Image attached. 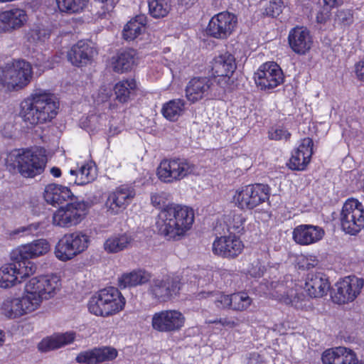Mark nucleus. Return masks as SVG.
<instances>
[{
	"mask_svg": "<svg viewBox=\"0 0 364 364\" xmlns=\"http://www.w3.org/2000/svg\"><path fill=\"white\" fill-rule=\"evenodd\" d=\"M325 235L324 230L318 225L302 224L296 226L292 239L298 245L308 246L321 241Z\"/></svg>",
	"mask_w": 364,
	"mask_h": 364,
	"instance_id": "obj_23",
	"label": "nucleus"
},
{
	"mask_svg": "<svg viewBox=\"0 0 364 364\" xmlns=\"http://www.w3.org/2000/svg\"><path fill=\"white\" fill-rule=\"evenodd\" d=\"M5 341V333L3 331L0 330V347L3 346Z\"/></svg>",
	"mask_w": 364,
	"mask_h": 364,
	"instance_id": "obj_61",
	"label": "nucleus"
},
{
	"mask_svg": "<svg viewBox=\"0 0 364 364\" xmlns=\"http://www.w3.org/2000/svg\"><path fill=\"white\" fill-rule=\"evenodd\" d=\"M58 109V104L51 93L36 90L21 102L20 116L28 127H32L51 121Z\"/></svg>",
	"mask_w": 364,
	"mask_h": 364,
	"instance_id": "obj_3",
	"label": "nucleus"
},
{
	"mask_svg": "<svg viewBox=\"0 0 364 364\" xmlns=\"http://www.w3.org/2000/svg\"><path fill=\"white\" fill-rule=\"evenodd\" d=\"M150 279L148 272L142 269H136L123 274L118 279L119 285L122 288L132 287L143 284Z\"/></svg>",
	"mask_w": 364,
	"mask_h": 364,
	"instance_id": "obj_39",
	"label": "nucleus"
},
{
	"mask_svg": "<svg viewBox=\"0 0 364 364\" xmlns=\"http://www.w3.org/2000/svg\"><path fill=\"white\" fill-rule=\"evenodd\" d=\"M237 27V17L232 13L222 11L210 19L205 28L207 36L218 40L228 39Z\"/></svg>",
	"mask_w": 364,
	"mask_h": 364,
	"instance_id": "obj_14",
	"label": "nucleus"
},
{
	"mask_svg": "<svg viewBox=\"0 0 364 364\" xmlns=\"http://www.w3.org/2000/svg\"><path fill=\"white\" fill-rule=\"evenodd\" d=\"M288 42L291 50L299 55H305L313 46L312 36L304 26L292 28L288 36Z\"/></svg>",
	"mask_w": 364,
	"mask_h": 364,
	"instance_id": "obj_26",
	"label": "nucleus"
},
{
	"mask_svg": "<svg viewBox=\"0 0 364 364\" xmlns=\"http://www.w3.org/2000/svg\"><path fill=\"white\" fill-rule=\"evenodd\" d=\"M70 174L75 176L74 183L84 186L93 181L97 177V170L92 162L82 164L78 169L70 171Z\"/></svg>",
	"mask_w": 364,
	"mask_h": 364,
	"instance_id": "obj_38",
	"label": "nucleus"
},
{
	"mask_svg": "<svg viewBox=\"0 0 364 364\" xmlns=\"http://www.w3.org/2000/svg\"><path fill=\"white\" fill-rule=\"evenodd\" d=\"M41 223H33L27 226H25L26 234L33 235L36 233L41 229Z\"/></svg>",
	"mask_w": 364,
	"mask_h": 364,
	"instance_id": "obj_55",
	"label": "nucleus"
},
{
	"mask_svg": "<svg viewBox=\"0 0 364 364\" xmlns=\"http://www.w3.org/2000/svg\"><path fill=\"white\" fill-rule=\"evenodd\" d=\"M284 7V3L282 0H271L266 5L264 12L267 15L276 17L282 12Z\"/></svg>",
	"mask_w": 364,
	"mask_h": 364,
	"instance_id": "obj_48",
	"label": "nucleus"
},
{
	"mask_svg": "<svg viewBox=\"0 0 364 364\" xmlns=\"http://www.w3.org/2000/svg\"><path fill=\"white\" fill-rule=\"evenodd\" d=\"M111 95V89L107 86L103 85L100 87V89L98 90L97 94L95 97V100L98 102H103L109 100Z\"/></svg>",
	"mask_w": 364,
	"mask_h": 364,
	"instance_id": "obj_52",
	"label": "nucleus"
},
{
	"mask_svg": "<svg viewBox=\"0 0 364 364\" xmlns=\"http://www.w3.org/2000/svg\"><path fill=\"white\" fill-rule=\"evenodd\" d=\"M323 2L329 7L334 8L341 5L343 2V0H323Z\"/></svg>",
	"mask_w": 364,
	"mask_h": 364,
	"instance_id": "obj_58",
	"label": "nucleus"
},
{
	"mask_svg": "<svg viewBox=\"0 0 364 364\" xmlns=\"http://www.w3.org/2000/svg\"><path fill=\"white\" fill-rule=\"evenodd\" d=\"M362 188H363V191H364V178H363V181Z\"/></svg>",
	"mask_w": 364,
	"mask_h": 364,
	"instance_id": "obj_62",
	"label": "nucleus"
},
{
	"mask_svg": "<svg viewBox=\"0 0 364 364\" xmlns=\"http://www.w3.org/2000/svg\"><path fill=\"white\" fill-rule=\"evenodd\" d=\"M200 297L210 298V301L213 302L219 309H232V294H225L221 292L212 293L208 292L203 294Z\"/></svg>",
	"mask_w": 364,
	"mask_h": 364,
	"instance_id": "obj_43",
	"label": "nucleus"
},
{
	"mask_svg": "<svg viewBox=\"0 0 364 364\" xmlns=\"http://www.w3.org/2000/svg\"><path fill=\"white\" fill-rule=\"evenodd\" d=\"M207 323H220L224 327H228L230 328H235L238 326V320L235 317H225L221 318L219 320L209 321Z\"/></svg>",
	"mask_w": 364,
	"mask_h": 364,
	"instance_id": "obj_51",
	"label": "nucleus"
},
{
	"mask_svg": "<svg viewBox=\"0 0 364 364\" xmlns=\"http://www.w3.org/2000/svg\"><path fill=\"white\" fill-rule=\"evenodd\" d=\"M164 193H155L151 195V203L154 207H159L164 202Z\"/></svg>",
	"mask_w": 364,
	"mask_h": 364,
	"instance_id": "obj_54",
	"label": "nucleus"
},
{
	"mask_svg": "<svg viewBox=\"0 0 364 364\" xmlns=\"http://www.w3.org/2000/svg\"><path fill=\"white\" fill-rule=\"evenodd\" d=\"M88 213V205L83 200L68 203L53 211L51 224L56 228L68 229L78 225Z\"/></svg>",
	"mask_w": 364,
	"mask_h": 364,
	"instance_id": "obj_10",
	"label": "nucleus"
},
{
	"mask_svg": "<svg viewBox=\"0 0 364 364\" xmlns=\"http://www.w3.org/2000/svg\"><path fill=\"white\" fill-rule=\"evenodd\" d=\"M60 11L69 14L79 13L87 6L88 0H56Z\"/></svg>",
	"mask_w": 364,
	"mask_h": 364,
	"instance_id": "obj_42",
	"label": "nucleus"
},
{
	"mask_svg": "<svg viewBox=\"0 0 364 364\" xmlns=\"http://www.w3.org/2000/svg\"><path fill=\"white\" fill-rule=\"evenodd\" d=\"M50 250V242L43 238L22 245L15 249L11 255L14 260L31 261V259L42 257Z\"/></svg>",
	"mask_w": 364,
	"mask_h": 364,
	"instance_id": "obj_21",
	"label": "nucleus"
},
{
	"mask_svg": "<svg viewBox=\"0 0 364 364\" xmlns=\"http://www.w3.org/2000/svg\"><path fill=\"white\" fill-rule=\"evenodd\" d=\"M90 242V236L83 230L66 233L55 245V255L63 262L70 260L86 251Z\"/></svg>",
	"mask_w": 364,
	"mask_h": 364,
	"instance_id": "obj_8",
	"label": "nucleus"
},
{
	"mask_svg": "<svg viewBox=\"0 0 364 364\" xmlns=\"http://www.w3.org/2000/svg\"><path fill=\"white\" fill-rule=\"evenodd\" d=\"M186 318L178 310L167 309L155 312L151 317L153 330L161 333L180 331L185 325Z\"/></svg>",
	"mask_w": 364,
	"mask_h": 364,
	"instance_id": "obj_15",
	"label": "nucleus"
},
{
	"mask_svg": "<svg viewBox=\"0 0 364 364\" xmlns=\"http://www.w3.org/2000/svg\"><path fill=\"white\" fill-rule=\"evenodd\" d=\"M136 52L133 49L121 50L112 58L111 67L118 73H123L131 70L136 64Z\"/></svg>",
	"mask_w": 364,
	"mask_h": 364,
	"instance_id": "obj_33",
	"label": "nucleus"
},
{
	"mask_svg": "<svg viewBox=\"0 0 364 364\" xmlns=\"http://www.w3.org/2000/svg\"><path fill=\"white\" fill-rule=\"evenodd\" d=\"M321 360L323 364H358V358L352 349L338 346L324 350Z\"/></svg>",
	"mask_w": 364,
	"mask_h": 364,
	"instance_id": "obj_28",
	"label": "nucleus"
},
{
	"mask_svg": "<svg viewBox=\"0 0 364 364\" xmlns=\"http://www.w3.org/2000/svg\"><path fill=\"white\" fill-rule=\"evenodd\" d=\"M254 78L257 87L262 90H269L282 84L284 75L277 63L269 61L259 67Z\"/></svg>",
	"mask_w": 364,
	"mask_h": 364,
	"instance_id": "obj_17",
	"label": "nucleus"
},
{
	"mask_svg": "<svg viewBox=\"0 0 364 364\" xmlns=\"http://www.w3.org/2000/svg\"><path fill=\"white\" fill-rule=\"evenodd\" d=\"M181 289L178 277L166 275L154 279L149 287L151 296L160 302H166L177 296Z\"/></svg>",
	"mask_w": 364,
	"mask_h": 364,
	"instance_id": "obj_19",
	"label": "nucleus"
},
{
	"mask_svg": "<svg viewBox=\"0 0 364 364\" xmlns=\"http://www.w3.org/2000/svg\"><path fill=\"white\" fill-rule=\"evenodd\" d=\"M61 287L56 274L39 275L28 279L18 296H9L0 303V315L8 319H18L39 310L44 301L55 296Z\"/></svg>",
	"mask_w": 364,
	"mask_h": 364,
	"instance_id": "obj_1",
	"label": "nucleus"
},
{
	"mask_svg": "<svg viewBox=\"0 0 364 364\" xmlns=\"http://www.w3.org/2000/svg\"><path fill=\"white\" fill-rule=\"evenodd\" d=\"M136 196L134 186L131 184H122L116 187L107 194L104 203V210L107 215L114 216L127 209Z\"/></svg>",
	"mask_w": 364,
	"mask_h": 364,
	"instance_id": "obj_13",
	"label": "nucleus"
},
{
	"mask_svg": "<svg viewBox=\"0 0 364 364\" xmlns=\"http://www.w3.org/2000/svg\"><path fill=\"white\" fill-rule=\"evenodd\" d=\"M270 188L262 183L240 186L232 191V203L242 210H251L269 199Z\"/></svg>",
	"mask_w": 364,
	"mask_h": 364,
	"instance_id": "obj_6",
	"label": "nucleus"
},
{
	"mask_svg": "<svg viewBox=\"0 0 364 364\" xmlns=\"http://www.w3.org/2000/svg\"><path fill=\"white\" fill-rule=\"evenodd\" d=\"M196 170V165L188 159L174 157L160 162L156 168V176L160 181L171 184L195 174Z\"/></svg>",
	"mask_w": 364,
	"mask_h": 364,
	"instance_id": "obj_7",
	"label": "nucleus"
},
{
	"mask_svg": "<svg viewBox=\"0 0 364 364\" xmlns=\"http://www.w3.org/2000/svg\"><path fill=\"white\" fill-rule=\"evenodd\" d=\"M193 223L194 211L191 208L172 203L159 212L156 228L166 240L178 241L187 235Z\"/></svg>",
	"mask_w": 364,
	"mask_h": 364,
	"instance_id": "obj_2",
	"label": "nucleus"
},
{
	"mask_svg": "<svg viewBox=\"0 0 364 364\" xmlns=\"http://www.w3.org/2000/svg\"><path fill=\"white\" fill-rule=\"evenodd\" d=\"M328 15L326 16H323L322 14H318L316 17L317 18V21L319 22V23H323L326 21V20L328 18Z\"/></svg>",
	"mask_w": 364,
	"mask_h": 364,
	"instance_id": "obj_60",
	"label": "nucleus"
},
{
	"mask_svg": "<svg viewBox=\"0 0 364 364\" xmlns=\"http://www.w3.org/2000/svg\"><path fill=\"white\" fill-rule=\"evenodd\" d=\"M318 264V259L316 256L310 255L301 256L298 259V265L303 269H309L315 267Z\"/></svg>",
	"mask_w": 364,
	"mask_h": 364,
	"instance_id": "obj_49",
	"label": "nucleus"
},
{
	"mask_svg": "<svg viewBox=\"0 0 364 364\" xmlns=\"http://www.w3.org/2000/svg\"><path fill=\"white\" fill-rule=\"evenodd\" d=\"M252 304V299L245 292L232 294V310L236 311H247Z\"/></svg>",
	"mask_w": 364,
	"mask_h": 364,
	"instance_id": "obj_44",
	"label": "nucleus"
},
{
	"mask_svg": "<svg viewBox=\"0 0 364 364\" xmlns=\"http://www.w3.org/2000/svg\"><path fill=\"white\" fill-rule=\"evenodd\" d=\"M138 88L137 82L132 78L124 79L115 83L113 91L117 101L122 104L127 103L132 94Z\"/></svg>",
	"mask_w": 364,
	"mask_h": 364,
	"instance_id": "obj_37",
	"label": "nucleus"
},
{
	"mask_svg": "<svg viewBox=\"0 0 364 364\" xmlns=\"http://www.w3.org/2000/svg\"><path fill=\"white\" fill-rule=\"evenodd\" d=\"M337 16L343 22L348 21L351 17V14L349 11L340 10L338 11Z\"/></svg>",
	"mask_w": 364,
	"mask_h": 364,
	"instance_id": "obj_57",
	"label": "nucleus"
},
{
	"mask_svg": "<svg viewBox=\"0 0 364 364\" xmlns=\"http://www.w3.org/2000/svg\"><path fill=\"white\" fill-rule=\"evenodd\" d=\"M358 364H364V362L363 363H358Z\"/></svg>",
	"mask_w": 364,
	"mask_h": 364,
	"instance_id": "obj_64",
	"label": "nucleus"
},
{
	"mask_svg": "<svg viewBox=\"0 0 364 364\" xmlns=\"http://www.w3.org/2000/svg\"><path fill=\"white\" fill-rule=\"evenodd\" d=\"M133 242L134 237L130 232L114 233L105 240L103 250L107 254H117L128 249Z\"/></svg>",
	"mask_w": 364,
	"mask_h": 364,
	"instance_id": "obj_31",
	"label": "nucleus"
},
{
	"mask_svg": "<svg viewBox=\"0 0 364 364\" xmlns=\"http://www.w3.org/2000/svg\"><path fill=\"white\" fill-rule=\"evenodd\" d=\"M117 355L118 352L114 348L103 346L81 352L76 357V361L79 363L98 364L112 361Z\"/></svg>",
	"mask_w": 364,
	"mask_h": 364,
	"instance_id": "obj_27",
	"label": "nucleus"
},
{
	"mask_svg": "<svg viewBox=\"0 0 364 364\" xmlns=\"http://www.w3.org/2000/svg\"><path fill=\"white\" fill-rule=\"evenodd\" d=\"M146 18L136 16L131 19L124 27L123 37L127 41H132L141 35L145 30Z\"/></svg>",
	"mask_w": 364,
	"mask_h": 364,
	"instance_id": "obj_40",
	"label": "nucleus"
},
{
	"mask_svg": "<svg viewBox=\"0 0 364 364\" xmlns=\"http://www.w3.org/2000/svg\"><path fill=\"white\" fill-rule=\"evenodd\" d=\"M95 54V50L89 43L80 41L71 47L67 57L72 65L82 67L90 63Z\"/></svg>",
	"mask_w": 364,
	"mask_h": 364,
	"instance_id": "obj_29",
	"label": "nucleus"
},
{
	"mask_svg": "<svg viewBox=\"0 0 364 364\" xmlns=\"http://www.w3.org/2000/svg\"><path fill=\"white\" fill-rule=\"evenodd\" d=\"M0 267V287L9 289L22 283L36 272V265L31 261L14 260Z\"/></svg>",
	"mask_w": 364,
	"mask_h": 364,
	"instance_id": "obj_11",
	"label": "nucleus"
},
{
	"mask_svg": "<svg viewBox=\"0 0 364 364\" xmlns=\"http://www.w3.org/2000/svg\"><path fill=\"white\" fill-rule=\"evenodd\" d=\"M245 218L242 213H232L225 218V223L229 230L240 232L244 229Z\"/></svg>",
	"mask_w": 364,
	"mask_h": 364,
	"instance_id": "obj_47",
	"label": "nucleus"
},
{
	"mask_svg": "<svg viewBox=\"0 0 364 364\" xmlns=\"http://www.w3.org/2000/svg\"><path fill=\"white\" fill-rule=\"evenodd\" d=\"M126 299L119 290L113 287L102 289L92 295L87 304L89 311L97 316L109 317L123 311Z\"/></svg>",
	"mask_w": 364,
	"mask_h": 364,
	"instance_id": "obj_5",
	"label": "nucleus"
},
{
	"mask_svg": "<svg viewBox=\"0 0 364 364\" xmlns=\"http://www.w3.org/2000/svg\"><path fill=\"white\" fill-rule=\"evenodd\" d=\"M50 35V31L41 26H36L27 33V39L31 43H43L47 41Z\"/></svg>",
	"mask_w": 364,
	"mask_h": 364,
	"instance_id": "obj_46",
	"label": "nucleus"
},
{
	"mask_svg": "<svg viewBox=\"0 0 364 364\" xmlns=\"http://www.w3.org/2000/svg\"><path fill=\"white\" fill-rule=\"evenodd\" d=\"M43 196L48 203L55 205L71 198L73 193L68 187L50 183L46 186Z\"/></svg>",
	"mask_w": 364,
	"mask_h": 364,
	"instance_id": "obj_35",
	"label": "nucleus"
},
{
	"mask_svg": "<svg viewBox=\"0 0 364 364\" xmlns=\"http://www.w3.org/2000/svg\"><path fill=\"white\" fill-rule=\"evenodd\" d=\"M50 173L55 178H58L61 176V170L56 166L52 167L50 169Z\"/></svg>",
	"mask_w": 364,
	"mask_h": 364,
	"instance_id": "obj_59",
	"label": "nucleus"
},
{
	"mask_svg": "<svg viewBox=\"0 0 364 364\" xmlns=\"http://www.w3.org/2000/svg\"><path fill=\"white\" fill-rule=\"evenodd\" d=\"M9 235L11 237L14 238L16 236L23 235H27V234H26L25 226H22V227H19L14 230L10 231Z\"/></svg>",
	"mask_w": 364,
	"mask_h": 364,
	"instance_id": "obj_56",
	"label": "nucleus"
},
{
	"mask_svg": "<svg viewBox=\"0 0 364 364\" xmlns=\"http://www.w3.org/2000/svg\"><path fill=\"white\" fill-rule=\"evenodd\" d=\"M211 73L214 81L222 88H226L236 69L234 55L225 52L214 57L210 63Z\"/></svg>",
	"mask_w": 364,
	"mask_h": 364,
	"instance_id": "obj_16",
	"label": "nucleus"
},
{
	"mask_svg": "<svg viewBox=\"0 0 364 364\" xmlns=\"http://www.w3.org/2000/svg\"><path fill=\"white\" fill-rule=\"evenodd\" d=\"M213 80L208 77H193L187 84L185 93L188 101L197 102L212 92Z\"/></svg>",
	"mask_w": 364,
	"mask_h": 364,
	"instance_id": "obj_25",
	"label": "nucleus"
},
{
	"mask_svg": "<svg viewBox=\"0 0 364 364\" xmlns=\"http://www.w3.org/2000/svg\"><path fill=\"white\" fill-rule=\"evenodd\" d=\"M341 229L346 234L355 235L364 228V207L355 198H348L344 203L341 213Z\"/></svg>",
	"mask_w": 364,
	"mask_h": 364,
	"instance_id": "obj_12",
	"label": "nucleus"
},
{
	"mask_svg": "<svg viewBox=\"0 0 364 364\" xmlns=\"http://www.w3.org/2000/svg\"><path fill=\"white\" fill-rule=\"evenodd\" d=\"M74 339L75 333L73 332L53 334L44 338L38 343V348L41 352H48L68 345L73 342Z\"/></svg>",
	"mask_w": 364,
	"mask_h": 364,
	"instance_id": "obj_34",
	"label": "nucleus"
},
{
	"mask_svg": "<svg viewBox=\"0 0 364 364\" xmlns=\"http://www.w3.org/2000/svg\"><path fill=\"white\" fill-rule=\"evenodd\" d=\"M274 288L273 296L279 301L291 305L296 309H303L306 306V300L301 291V287L292 280H288L285 283H279Z\"/></svg>",
	"mask_w": 364,
	"mask_h": 364,
	"instance_id": "obj_20",
	"label": "nucleus"
},
{
	"mask_svg": "<svg viewBox=\"0 0 364 364\" xmlns=\"http://www.w3.org/2000/svg\"><path fill=\"white\" fill-rule=\"evenodd\" d=\"M149 14L156 19L168 16L171 10L170 0H148Z\"/></svg>",
	"mask_w": 364,
	"mask_h": 364,
	"instance_id": "obj_41",
	"label": "nucleus"
},
{
	"mask_svg": "<svg viewBox=\"0 0 364 364\" xmlns=\"http://www.w3.org/2000/svg\"><path fill=\"white\" fill-rule=\"evenodd\" d=\"M5 163L10 171H17L24 178H34L44 171L46 159L36 150L18 149L7 154Z\"/></svg>",
	"mask_w": 364,
	"mask_h": 364,
	"instance_id": "obj_4",
	"label": "nucleus"
},
{
	"mask_svg": "<svg viewBox=\"0 0 364 364\" xmlns=\"http://www.w3.org/2000/svg\"><path fill=\"white\" fill-rule=\"evenodd\" d=\"M354 71L357 79L364 82V58L355 64Z\"/></svg>",
	"mask_w": 364,
	"mask_h": 364,
	"instance_id": "obj_53",
	"label": "nucleus"
},
{
	"mask_svg": "<svg viewBox=\"0 0 364 364\" xmlns=\"http://www.w3.org/2000/svg\"><path fill=\"white\" fill-rule=\"evenodd\" d=\"M82 124L92 130L100 129L107 126V116L102 112L92 114L87 117L85 122H82Z\"/></svg>",
	"mask_w": 364,
	"mask_h": 364,
	"instance_id": "obj_45",
	"label": "nucleus"
},
{
	"mask_svg": "<svg viewBox=\"0 0 364 364\" xmlns=\"http://www.w3.org/2000/svg\"><path fill=\"white\" fill-rule=\"evenodd\" d=\"M313 141L309 137L301 140L299 146L293 151L289 161L291 170L304 171L311 161L313 154Z\"/></svg>",
	"mask_w": 364,
	"mask_h": 364,
	"instance_id": "obj_24",
	"label": "nucleus"
},
{
	"mask_svg": "<svg viewBox=\"0 0 364 364\" xmlns=\"http://www.w3.org/2000/svg\"><path fill=\"white\" fill-rule=\"evenodd\" d=\"M27 21L26 11L18 8L0 12V28L4 31L21 28Z\"/></svg>",
	"mask_w": 364,
	"mask_h": 364,
	"instance_id": "obj_32",
	"label": "nucleus"
},
{
	"mask_svg": "<svg viewBox=\"0 0 364 364\" xmlns=\"http://www.w3.org/2000/svg\"><path fill=\"white\" fill-rule=\"evenodd\" d=\"M330 287L328 279L319 272L308 275L304 289L310 297L321 298L327 294Z\"/></svg>",
	"mask_w": 364,
	"mask_h": 364,
	"instance_id": "obj_30",
	"label": "nucleus"
},
{
	"mask_svg": "<svg viewBox=\"0 0 364 364\" xmlns=\"http://www.w3.org/2000/svg\"><path fill=\"white\" fill-rule=\"evenodd\" d=\"M364 280L355 276H348L336 284L333 301L338 304L353 301L361 293Z\"/></svg>",
	"mask_w": 364,
	"mask_h": 364,
	"instance_id": "obj_18",
	"label": "nucleus"
},
{
	"mask_svg": "<svg viewBox=\"0 0 364 364\" xmlns=\"http://www.w3.org/2000/svg\"><path fill=\"white\" fill-rule=\"evenodd\" d=\"M186 104L183 99L171 100L164 104L161 107V114L170 122H176L185 113Z\"/></svg>",
	"mask_w": 364,
	"mask_h": 364,
	"instance_id": "obj_36",
	"label": "nucleus"
},
{
	"mask_svg": "<svg viewBox=\"0 0 364 364\" xmlns=\"http://www.w3.org/2000/svg\"><path fill=\"white\" fill-rule=\"evenodd\" d=\"M110 7H111L112 9L114 8L112 4L110 5Z\"/></svg>",
	"mask_w": 364,
	"mask_h": 364,
	"instance_id": "obj_63",
	"label": "nucleus"
},
{
	"mask_svg": "<svg viewBox=\"0 0 364 364\" xmlns=\"http://www.w3.org/2000/svg\"><path fill=\"white\" fill-rule=\"evenodd\" d=\"M269 137L274 140H287L290 137V133L283 127H276L269 131Z\"/></svg>",
	"mask_w": 364,
	"mask_h": 364,
	"instance_id": "obj_50",
	"label": "nucleus"
},
{
	"mask_svg": "<svg viewBox=\"0 0 364 364\" xmlns=\"http://www.w3.org/2000/svg\"><path fill=\"white\" fill-rule=\"evenodd\" d=\"M33 75L31 65L23 60L7 63L1 70L0 80L10 90H18L26 87Z\"/></svg>",
	"mask_w": 364,
	"mask_h": 364,
	"instance_id": "obj_9",
	"label": "nucleus"
},
{
	"mask_svg": "<svg viewBox=\"0 0 364 364\" xmlns=\"http://www.w3.org/2000/svg\"><path fill=\"white\" fill-rule=\"evenodd\" d=\"M243 248L244 245L241 240L232 234L216 237L212 245V251L215 255L225 258L237 257Z\"/></svg>",
	"mask_w": 364,
	"mask_h": 364,
	"instance_id": "obj_22",
	"label": "nucleus"
}]
</instances>
